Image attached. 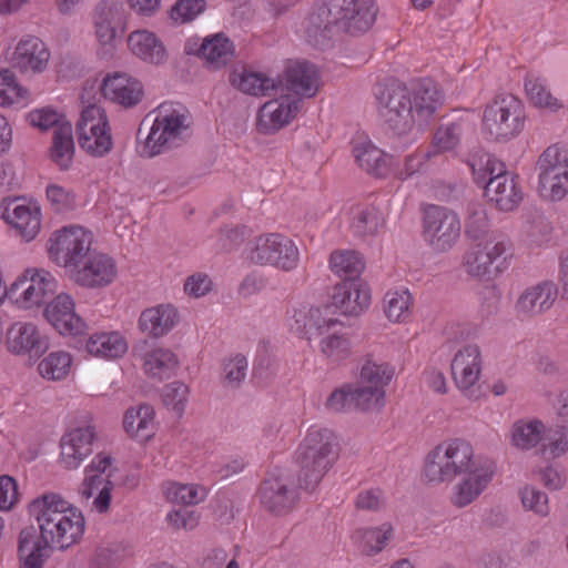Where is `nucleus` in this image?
Returning <instances> with one entry per match:
<instances>
[{
    "label": "nucleus",
    "mask_w": 568,
    "mask_h": 568,
    "mask_svg": "<svg viewBox=\"0 0 568 568\" xmlns=\"http://www.w3.org/2000/svg\"><path fill=\"white\" fill-rule=\"evenodd\" d=\"M62 523L39 525V536L34 527H27L20 531L18 540L20 568H43V562L50 557L53 547L64 550L82 537L85 524L83 516H75V520Z\"/></svg>",
    "instance_id": "nucleus-4"
},
{
    "label": "nucleus",
    "mask_w": 568,
    "mask_h": 568,
    "mask_svg": "<svg viewBox=\"0 0 568 568\" xmlns=\"http://www.w3.org/2000/svg\"><path fill=\"white\" fill-rule=\"evenodd\" d=\"M375 18L373 0H322L307 18L305 37L313 47L324 49L342 32L351 36L366 32Z\"/></svg>",
    "instance_id": "nucleus-3"
},
{
    "label": "nucleus",
    "mask_w": 568,
    "mask_h": 568,
    "mask_svg": "<svg viewBox=\"0 0 568 568\" xmlns=\"http://www.w3.org/2000/svg\"><path fill=\"white\" fill-rule=\"evenodd\" d=\"M423 234L435 252H447L457 242L460 222L457 214L447 207L432 205L425 210Z\"/></svg>",
    "instance_id": "nucleus-14"
},
{
    "label": "nucleus",
    "mask_w": 568,
    "mask_h": 568,
    "mask_svg": "<svg viewBox=\"0 0 568 568\" xmlns=\"http://www.w3.org/2000/svg\"><path fill=\"white\" fill-rule=\"evenodd\" d=\"M376 99L387 129L404 135L415 126H426L443 104L444 95L433 80L425 78L409 83L392 81L378 89Z\"/></svg>",
    "instance_id": "nucleus-2"
},
{
    "label": "nucleus",
    "mask_w": 568,
    "mask_h": 568,
    "mask_svg": "<svg viewBox=\"0 0 568 568\" xmlns=\"http://www.w3.org/2000/svg\"><path fill=\"white\" fill-rule=\"evenodd\" d=\"M71 363L70 354L53 352L39 363L38 371L43 378L59 381L69 374Z\"/></svg>",
    "instance_id": "nucleus-47"
},
{
    "label": "nucleus",
    "mask_w": 568,
    "mask_h": 568,
    "mask_svg": "<svg viewBox=\"0 0 568 568\" xmlns=\"http://www.w3.org/2000/svg\"><path fill=\"white\" fill-rule=\"evenodd\" d=\"M178 364L173 352L166 348H156L145 355L143 368L148 376L161 381L169 378L176 369Z\"/></svg>",
    "instance_id": "nucleus-41"
},
{
    "label": "nucleus",
    "mask_w": 568,
    "mask_h": 568,
    "mask_svg": "<svg viewBox=\"0 0 568 568\" xmlns=\"http://www.w3.org/2000/svg\"><path fill=\"white\" fill-rule=\"evenodd\" d=\"M116 275L114 261L99 252L89 255L69 276L84 287H103L109 285Z\"/></svg>",
    "instance_id": "nucleus-20"
},
{
    "label": "nucleus",
    "mask_w": 568,
    "mask_h": 568,
    "mask_svg": "<svg viewBox=\"0 0 568 568\" xmlns=\"http://www.w3.org/2000/svg\"><path fill=\"white\" fill-rule=\"evenodd\" d=\"M187 396L189 387L178 381L165 385L162 392L163 404L174 410L179 417L184 413Z\"/></svg>",
    "instance_id": "nucleus-55"
},
{
    "label": "nucleus",
    "mask_w": 568,
    "mask_h": 568,
    "mask_svg": "<svg viewBox=\"0 0 568 568\" xmlns=\"http://www.w3.org/2000/svg\"><path fill=\"white\" fill-rule=\"evenodd\" d=\"M200 53L216 67L226 64L233 57V44L223 34L203 41Z\"/></svg>",
    "instance_id": "nucleus-45"
},
{
    "label": "nucleus",
    "mask_w": 568,
    "mask_h": 568,
    "mask_svg": "<svg viewBox=\"0 0 568 568\" xmlns=\"http://www.w3.org/2000/svg\"><path fill=\"white\" fill-rule=\"evenodd\" d=\"M538 192L546 200H561L568 193V174L539 172Z\"/></svg>",
    "instance_id": "nucleus-54"
},
{
    "label": "nucleus",
    "mask_w": 568,
    "mask_h": 568,
    "mask_svg": "<svg viewBox=\"0 0 568 568\" xmlns=\"http://www.w3.org/2000/svg\"><path fill=\"white\" fill-rule=\"evenodd\" d=\"M47 197L58 213L68 212L75 205L74 195L55 184L47 187Z\"/></svg>",
    "instance_id": "nucleus-64"
},
{
    "label": "nucleus",
    "mask_w": 568,
    "mask_h": 568,
    "mask_svg": "<svg viewBox=\"0 0 568 568\" xmlns=\"http://www.w3.org/2000/svg\"><path fill=\"white\" fill-rule=\"evenodd\" d=\"M513 243L501 233H491L486 241L475 242L463 257L465 272L473 277L489 276L501 261L511 256Z\"/></svg>",
    "instance_id": "nucleus-11"
},
{
    "label": "nucleus",
    "mask_w": 568,
    "mask_h": 568,
    "mask_svg": "<svg viewBox=\"0 0 568 568\" xmlns=\"http://www.w3.org/2000/svg\"><path fill=\"white\" fill-rule=\"evenodd\" d=\"M394 374L395 369L392 365L373 355H367L361 366L358 382L374 387L381 386L382 389H385Z\"/></svg>",
    "instance_id": "nucleus-40"
},
{
    "label": "nucleus",
    "mask_w": 568,
    "mask_h": 568,
    "mask_svg": "<svg viewBox=\"0 0 568 568\" xmlns=\"http://www.w3.org/2000/svg\"><path fill=\"white\" fill-rule=\"evenodd\" d=\"M29 513L34 516L38 524H63L64 520H75V516H82L72 508L65 499H32L29 504Z\"/></svg>",
    "instance_id": "nucleus-31"
},
{
    "label": "nucleus",
    "mask_w": 568,
    "mask_h": 568,
    "mask_svg": "<svg viewBox=\"0 0 568 568\" xmlns=\"http://www.w3.org/2000/svg\"><path fill=\"white\" fill-rule=\"evenodd\" d=\"M162 494L164 497H196L207 495L205 487L195 484H183L179 481H164L162 484Z\"/></svg>",
    "instance_id": "nucleus-62"
},
{
    "label": "nucleus",
    "mask_w": 568,
    "mask_h": 568,
    "mask_svg": "<svg viewBox=\"0 0 568 568\" xmlns=\"http://www.w3.org/2000/svg\"><path fill=\"white\" fill-rule=\"evenodd\" d=\"M2 217L18 232L27 242L33 240L40 231V211L37 206L21 203L18 199L4 203Z\"/></svg>",
    "instance_id": "nucleus-27"
},
{
    "label": "nucleus",
    "mask_w": 568,
    "mask_h": 568,
    "mask_svg": "<svg viewBox=\"0 0 568 568\" xmlns=\"http://www.w3.org/2000/svg\"><path fill=\"white\" fill-rule=\"evenodd\" d=\"M87 352L100 358H119L128 351V343L118 332L95 333L85 342Z\"/></svg>",
    "instance_id": "nucleus-33"
},
{
    "label": "nucleus",
    "mask_w": 568,
    "mask_h": 568,
    "mask_svg": "<svg viewBox=\"0 0 568 568\" xmlns=\"http://www.w3.org/2000/svg\"><path fill=\"white\" fill-rule=\"evenodd\" d=\"M369 291L359 280H344L334 287L332 306L344 316H358L369 305Z\"/></svg>",
    "instance_id": "nucleus-23"
},
{
    "label": "nucleus",
    "mask_w": 568,
    "mask_h": 568,
    "mask_svg": "<svg viewBox=\"0 0 568 568\" xmlns=\"http://www.w3.org/2000/svg\"><path fill=\"white\" fill-rule=\"evenodd\" d=\"M293 493L287 488V479L280 471L270 473L262 481L258 488L261 497H275L277 495H284Z\"/></svg>",
    "instance_id": "nucleus-63"
},
{
    "label": "nucleus",
    "mask_w": 568,
    "mask_h": 568,
    "mask_svg": "<svg viewBox=\"0 0 568 568\" xmlns=\"http://www.w3.org/2000/svg\"><path fill=\"white\" fill-rule=\"evenodd\" d=\"M55 278L45 270H27L6 288L4 296L24 308L48 303L57 292Z\"/></svg>",
    "instance_id": "nucleus-12"
},
{
    "label": "nucleus",
    "mask_w": 568,
    "mask_h": 568,
    "mask_svg": "<svg viewBox=\"0 0 568 568\" xmlns=\"http://www.w3.org/2000/svg\"><path fill=\"white\" fill-rule=\"evenodd\" d=\"M545 438L546 426L536 418L516 420L510 429V444L519 450L536 448Z\"/></svg>",
    "instance_id": "nucleus-32"
},
{
    "label": "nucleus",
    "mask_w": 568,
    "mask_h": 568,
    "mask_svg": "<svg viewBox=\"0 0 568 568\" xmlns=\"http://www.w3.org/2000/svg\"><path fill=\"white\" fill-rule=\"evenodd\" d=\"M265 102L258 110L256 129L262 134H271L288 124L298 111L300 99L282 97Z\"/></svg>",
    "instance_id": "nucleus-22"
},
{
    "label": "nucleus",
    "mask_w": 568,
    "mask_h": 568,
    "mask_svg": "<svg viewBox=\"0 0 568 568\" xmlns=\"http://www.w3.org/2000/svg\"><path fill=\"white\" fill-rule=\"evenodd\" d=\"M92 242L93 235L90 231L70 225L52 233L48 251L51 258L70 274L95 252L92 250Z\"/></svg>",
    "instance_id": "nucleus-10"
},
{
    "label": "nucleus",
    "mask_w": 568,
    "mask_h": 568,
    "mask_svg": "<svg viewBox=\"0 0 568 568\" xmlns=\"http://www.w3.org/2000/svg\"><path fill=\"white\" fill-rule=\"evenodd\" d=\"M28 90L21 87L14 74L6 69L0 71V105L8 106L24 102L28 99Z\"/></svg>",
    "instance_id": "nucleus-53"
},
{
    "label": "nucleus",
    "mask_w": 568,
    "mask_h": 568,
    "mask_svg": "<svg viewBox=\"0 0 568 568\" xmlns=\"http://www.w3.org/2000/svg\"><path fill=\"white\" fill-rule=\"evenodd\" d=\"M525 120L524 103L513 94H500L485 106L483 130L490 140L508 142L521 133Z\"/></svg>",
    "instance_id": "nucleus-8"
},
{
    "label": "nucleus",
    "mask_w": 568,
    "mask_h": 568,
    "mask_svg": "<svg viewBox=\"0 0 568 568\" xmlns=\"http://www.w3.org/2000/svg\"><path fill=\"white\" fill-rule=\"evenodd\" d=\"M547 444H542V450H547L552 458H559L568 453V427L556 425L549 429L546 438Z\"/></svg>",
    "instance_id": "nucleus-59"
},
{
    "label": "nucleus",
    "mask_w": 568,
    "mask_h": 568,
    "mask_svg": "<svg viewBox=\"0 0 568 568\" xmlns=\"http://www.w3.org/2000/svg\"><path fill=\"white\" fill-rule=\"evenodd\" d=\"M248 258L255 265L292 273L300 267L301 252L291 239L271 233L257 236L250 243Z\"/></svg>",
    "instance_id": "nucleus-9"
},
{
    "label": "nucleus",
    "mask_w": 568,
    "mask_h": 568,
    "mask_svg": "<svg viewBox=\"0 0 568 568\" xmlns=\"http://www.w3.org/2000/svg\"><path fill=\"white\" fill-rule=\"evenodd\" d=\"M481 354L477 345L468 344L459 349L452 362V375L456 386L471 402L483 396L476 385L481 372Z\"/></svg>",
    "instance_id": "nucleus-15"
},
{
    "label": "nucleus",
    "mask_w": 568,
    "mask_h": 568,
    "mask_svg": "<svg viewBox=\"0 0 568 568\" xmlns=\"http://www.w3.org/2000/svg\"><path fill=\"white\" fill-rule=\"evenodd\" d=\"M551 225L539 212H527L520 229L523 240L529 245H541L550 240Z\"/></svg>",
    "instance_id": "nucleus-42"
},
{
    "label": "nucleus",
    "mask_w": 568,
    "mask_h": 568,
    "mask_svg": "<svg viewBox=\"0 0 568 568\" xmlns=\"http://www.w3.org/2000/svg\"><path fill=\"white\" fill-rule=\"evenodd\" d=\"M43 315L61 335L77 336L87 331V323L74 312V302L68 294L53 295Z\"/></svg>",
    "instance_id": "nucleus-18"
},
{
    "label": "nucleus",
    "mask_w": 568,
    "mask_h": 568,
    "mask_svg": "<svg viewBox=\"0 0 568 568\" xmlns=\"http://www.w3.org/2000/svg\"><path fill=\"white\" fill-rule=\"evenodd\" d=\"M525 90L529 101L538 108L551 111L561 108L559 100L550 93L545 81L540 78H527L525 80Z\"/></svg>",
    "instance_id": "nucleus-49"
},
{
    "label": "nucleus",
    "mask_w": 568,
    "mask_h": 568,
    "mask_svg": "<svg viewBox=\"0 0 568 568\" xmlns=\"http://www.w3.org/2000/svg\"><path fill=\"white\" fill-rule=\"evenodd\" d=\"M74 152L72 125L70 122H62L53 131L50 158L60 169L68 170Z\"/></svg>",
    "instance_id": "nucleus-38"
},
{
    "label": "nucleus",
    "mask_w": 568,
    "mask_h": 568,
    "mask_svg": "<svg viewBox=\"0 0 568 568\" xmlns=\"http://www.w3.org/2000/svg\"><path fill=\"white\" fill-rule=\"evenodd\" d=\"M120 4L114 1H102L97 6L94 24L98 40L102 44H111L116 37V23Z\"/></svg>",
    "instance_id": "nucleus-36"
},
{
    "label": "nucleus",
    "mask_w": 568,
    "mask_h": 568,
    "mask_svg": "<svg viewBox=\"0 0 568 568\" xmlns=\"http://www.w3.org/2000/svg\"><path fill=\"white\" fill-rule=\"evenodd\" d=\"M7 346L13 354H31L40 356L49 345L32 323H14L7 332Z\"/></svg>",
    "instance_id": "nucleus-28"
},
{
    "label": "nucleus",
    "mask_w": 568,
    "mask_h": 568,
    "mask_svg": "<svg viewBox=\"0 0 568 568\" xmlns=\"http://www.w3.org/2000/svg\"><path fill=\"white\" fill-rule=\"evenodd\" d=\"M558 296V287L544 281L527 287L517 298L515 311L524 317H535L551 308Z\"/></svg>",
    "instance_id": "nucleus-25"
},
{
    "label": "nucleus",
    "mask_w": 568,
    "mask_h": 568,
    "mask_svg": "<svg viewBox=\"0 0 568 568\" xmlns=\"http://www.w3.org/2000/svg\"><path fill=\"white\" fill-rule=\"evenodd\" d=\"M539 172L557 175L568 174V150L551 145L547 148L537 161Z\"/></svg>",
    "instance_id": "nucleus-50"
},
{
    "label": "nucleus",
    "mask_w": 568,
    "mask_h": 568,
    "mask_svg": "<svg viewBox=\"0 0 568 568\" xmlns=\"http://www.w3.org/2000/svg\"><path fill=\"white\" fill-rule=\"evenodd\" d=\"M154 409L149 404L126 410L123 418L125 432L140 440L149 439L153 434Z\"/></svg>",
    "instance_id": "nucleus-37"
},
{
    "label": "nucleus",
    "mask_w": 568,
    "mask_h": 568,
    "mask_svg": "<svg viewBox=\"0 0 568 568\" xmlns=\"http://www.w3.org/2000/svg\"><path fill=\"white\" fill-rule=\"evenodd\" d=\"M357 164L368 174L383 178L389 171L390 156L371 143L357 144L354 150Z\"/></svg>",
    "instance_id": "nucleus-35"
},
{
    "label": "nucleus",
    "mask_w": 568,
    "mask_h": 568,
    "mask_svg": "<svg viewBox=\"0 0 568 568\" xmlns=\"http://www.w3.org/2000/svg\"><path fill=\"white\" fill-rule=\"evenodd\" d=\"M247 359L239 354L223 364V383L226 387L237 388L247 374Z\"/></svg>",
    "instance_id": "nucleus-57"
},
{
    "label": "nucleus",
    "mask_w": 568,
    "mask_h": 568,
    "mask_svg": "<svg viewBox=\"0 0 568 568\" xmlns=\"http://www.w3.org/2000/svg\"><path fill=\"white\" fill-rule=\"evenodd\" d=\"M205 7L204 0H179L172 7L170 16L172 20L183 24L194 20Z\"/></svg>",
    "instance_id": "nucleus-60"
},
{
    "label": "nucleus",
    "mask_w": 568,
    "mask_h": 568,
    "mask_svg": "<svg viewBox=\"0 0 568 568\" xmlns=\"http://www.w3.org/2000/svg\"><path fill=\"white\" fill-rule=\"evenodd\" d=\"M326 337H323L320 342L322 353L333 361H339L351 354V342L344 336L336 332H329Z\"/></svg>",
    "instance_id": "nucleus-56"
},
{
    "label": "nucleus",
    "mask_w": 568,
    "mask_h": 568,
    "mask_svg": "<svg viewBox=\"0 0 568 568\" xmlns=\"http://www.w3.org/2000/svg\"><path fill=\"white\" fill-rule=\"evenodd\" d=\"M474 180L485 187V195L503 212L514 211L523 200V192L505 164L487 155L471 163Z\"/></svg>",
    "instance_id": "nucleus-7"
},
{
    "label": "nucleus",
    "mask_w": 568,
    "mask_h": 568,
    "mask_svg": "<svg viewBox=\"0 0 568 568\" xmlns=\"http://www.w3.org/2000/svg\"><path fill=\"white\" fill-rule=\"evenodd\" d=\"M95 430L92 426L75 427L60 439V462L67 469H75L92 454Z\"/></svg>",
    "instance_id": "nucleus-21"
},
{
    "label": "nucleus",
    "mask_w": 568,
    "mask_h": 568,
    "mask_svg": "<svg viewBox=\"0 0 568 568\" xmlns=\"http://www.w3.org/2000/svg\"><path fill=\"white\" fill-rule=\"evenodd\" d=\"M189 116L175 110L171 104H161L155 111L148 114L138 130V140H144L141 154L152 158L162 152L165 146L175 145L183 133L189 129Z\"/></svg>",
    "instance_id": "nucleus-6"
},
{
    "label": "nucleus",
    "mask_w": 568,
    "mask_h": 568,
    "mask_svg": "<svg viewBox=\"0 0 568 568\" xmlns=\"http://www.w3.org/2000/svg\"><path fill=\"white\" fill-rule=\"evenodd\" d=\"M382 212L375 206H365L353 214L351 230L358 237L374 236L384 224Z\"/></svg>",
    "instance_id": "nucleus-43"
},
{
    "label": "nucleus",
    "mask_w": 568,
    "mask_h": 568,
    "mask_svg": "<svg viewBox=\"0 0 568 568\" xmlns=\"http://www.w3.org/2000/svg\"><path fill=\"white\" fill-rule=\"evenodd\" d=\"M493 233H496L493 231ZM465 234L474 242L486 241L491 234L489 231V220L486 210L479 205H471L465 223Z\"/></svg>",
    "instance_id": "nucleus-48"
},
{
    "label": "nucleus",
    "mask_w": 568,
    "mask_h": 568,
    "mask_svg": "<svg viewBox=\"0 0 568 568\" xmlns=\"http://www.w3.org/2000/svg\"><path fill=\"white\" fill-rule=\"evenodd\" d=\"M329 268L345 280H359L365 268V261L357 251L336 250L329 256Z\"/></svg>",
    "instance_id": "nucleus-39"
},
{
    "label": "nucleus",
    "mask_w": 568,
    "mask_h": 568,
    "mask_svg": "<svg viewBox=\"0 0 568 568\" xmlns=\"http://www.w3.org/2000/svg\"><path fill=\"white\" fill-rule=\"evenodd\" d=\"M128 44L132 53L146 63L159 65L168 59L165 45L151 31L136 30L131 32Z\"/></svg>",
    "instance_id": "nucleus-30"
},
{
    "label": "nucleus",
    "mask_w": 568,
    "mask_h": 568,
    "mask_svg": "<svg viewBox=\"0 0 568 568\" xmlns=\"http://www.w3.org/2000/svg\"><path fill=\"white\" fill-rule=\"evenodd\" d=\"M325 408L335 414L354 409L353 385L346 384L333 390L325 402Z\"/></svg>",
    "instance_id": "nucleus-61"
},
{
    "label": "nucleus",
    "mask_w": 568,
    "mask_h": 568,
    "mask_svg": "<svg viewBox=\"0 0 568 568\" xmlns=\"http://www.w3.org/2000/svg\"><path fill=\"white\" fill-rule=\"evenodd\" d=\"M357 534L361 535L362 551L367 556L381 552L394 536L393 527L389 524H384L378 528L358 530Z\"/></svg>",
    "instance_id": "nucleus-46"
},
{
    "label": "nucleus",
    "mask_w": 568,
    "mask_h": 568,
    "mask_svg": "<svg viewBox=\"0 0 568 568\" xmlns=\"http://www.w3.org/2000/svg\"><path fill=\"white\" fill-rule=\"evenodd\" d=\"M462 135V126L457 122L442 123L434 135V148L439 152L453 150Z\"/></svg>",
    "instance_id": "nucleus-58"
},
{
    "label": "nucleus",
    "mask_w": 568,
    "mask_h": 568,
    "mask_svg": "<svg viewBox=\"0 0 568 568\" xmlns=\"http://www.w3.org/2000/svg\"><path fill=\"white\" fill-rule=\"evenodd\" d=\"M178 322V310L173 305L159 304L141 313L139 328L148 336L159 338L166 335Z\"/></svg>",
    "instance_id": "nucleus-29"
},
{
    "label": "nucleus",
    "mask_w": 568,
    "mask_h": 568,
    "mask_svg": "<svg viewBox=\"0 0 568 568\" xmlns=\"http://www.w3.org/2000/svg\"><path fill=\"white\" fill-rule=\"evenodd\" d=\"M120 479L112 457L99 453L85 469L80 493L82 497H111V493L120 486Z\"/></svg>",
    "instance_id": "nucleus-16"
},
{
    "label": "nucleus",
    "mask_w": 568,
    "mask_h": 568,
    "mask_svg": "<svg viewBox=\"0 0 568 568\" xmlns=\"http://www.w3.org/2000/svg\"><path fill=\"white\" fill-rule=\"evenodd\" d=\"M77 134L79 145L94 156H102L112 148L108 116L100 105L90 104L82 110Z\"/></svg>",
    "instance_id": "nucleus-13"
},
{
    "label": "nucleus",
    "mask_w": 568,
    "mask_h": 568,
    "mask_svg": "<svg viewBox=\"0 0 568 568\" xmlns=\"http://www.w3.org/2000/svg\"><path fill=\"white\" fill-rule=\"evenodd\" d=\"M494 474L495 468L479 463L471 443L463 437L443 439L423 459V480L432 487H449L457 497H478Z\"/></svg>",
    "instance_id": "nucleus-1"
},
{
    "label": "nucleus",
    "mask_w": 568,
    "mask_h": 568,
    "mask_svg": "<svg viewBox=\"0 0 568 568\" xmlns=\"http://www.w3.org/2000/svg\"><path fill=\"white\" fill-rule=\"evenodd\" d=\"M412 296L408 291L388 292L384 297V312L392 322H403L410 313Z\"/></svg>",
    "instance_id": "nucleus-52"
},
{
    "label": "nucleus",
    "mask_w": 568,
    "mask_h": 568,
    "mask_svg": "<svg viewBox=\"0 0 568 568\" xmlns=\"http://www.w3.org/2000/svg\"><path fill=\"white\" fill-rule=\"evenodd\" d=\"M337 437L328 428H311L296 452L300 466L297 494L312 495L337 459Z\"/></svg>",
    "instance_id": "nucleus-5"
},
{
    "label": "nucleus",
    "mask_w": 568,
    "mask_h": 568,
    "mask_svg": "<svg viewBox=\"0 0 568 568\" xmlns=\"http://www.w3.org/2000/svg\"><path fill=\"white\" fill-rule=\"evenodd\" d=\"M50 52L42 40L28 36L22 38L11 57L12 68L24 74L41 73L48 65Z\"/></svg>",
    "instance_id": "nucleus-24"
},
{
    "label": "nucleus",
    "mask_w": 568,
    "mask_h": 568,
    "mask_svg": "<svg viewBox=\"0 0 568 568\" xmlns=\"http://www.w3.org/2000/svg\"><path fill=\"white\" fill-rule=\"evenodd\" d=\"M101 91L105 99L124 108L136 105L143 95L141 82L121 72L108 74L102 81Z\"/></svg>",
    "instance_id": "nucleus-26"
},
{
    "label": "nucleus",
    "mask_w": 568,
    "mask_h": 568,
    "mask_svg": "<svg viewBox=\"0 0 568 568\" xmlns=\"http://www.w3.org/2000/svg\"><path fill=\"white\" fill-rule=\"evenodd\" d=\"M354 409L378 413L385 405V389L366 384H353Z\"/></svg>",
    "instance_id": "nucleus-44"
},
{
    "label": "nucleus",
    "mask_w": 568,
    "mask_h": 568,
    "mask_svg": "<svg viewBox=\"0 0 568 568\" xmlns=\"http://www.w3.org/2000/svg\"><path fill=\"white\" fill-rule=\"evenodd\" d=\"M231 83L245 94L254 97H268L277 94V83L274 79L263 73L242 70L234 72L230 78Z\"/></svg>",
    "instance_id": "nucleus-34"
},
{
    "label": "nucleus",
    "mask_w": 568,
    "mask_h": 568,
    "mask_svg": "<svg viewBox=\"0 0 568 568\" xmlns=\"http://www.w3.org/2000/svg\"><path fill=\"white\" fill-rule=\"evenodd\" d=\"M277 94L291 97L312 98L318 90V74L316 67L307 61H298L286 68L283 80H277Z\"/></svg>",
    "instance_id": "nucleus-19"
},
{
    "label": "nucleus",
    "mask_w": 568,
    "mask_h": 568,
    "mask_svg": "<svg viewBox=\"0 0 568 568\" xmlns=\"http://www.w3.org/2000/svg\"><path fill=\"white\" fill-rule=\"evenodd\" d=\"M339 324V320L333 316L332 306H312L294 310L291 328L312 342L323 337Z\"/></svg>",
    "instance_id": "nucleus-17"
},
{
    "label": "nucleus",
    "mask_w": 568,
    "mask_h": 568,
    "mask_svg": "<svg viewBox=\"0 0 568 568\" xmlns=\"http://www.w3.org/2000/svg\"><path fill=\"white\" fill-rule=\"evenodd\" d=\"M197 500L181 499L175 503L173 509L168 513L166 521L174 528L193 529L199 523V514L193 509L197 504Z\"/></svg>",
    "instance_id": "nucleus-51"
}]
</instances>
